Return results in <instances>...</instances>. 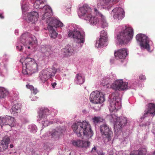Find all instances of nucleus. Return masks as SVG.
I'll return each instance as SVG.
<instances>
[{
	"mask_svg": "<svg viewBox=\"0 0 155 155\" xmlns=\"http://www.w3.org/2000/svg\"><path fill=\"white\" fill-rule=\"evenodd\" d=\"M72 127L78 137L83 135L89 139L93 135V132L91 128L90 124L85 121L82 122L74 123L72 125Z\"/></svg>",
	"mask_w": 155,
	"mask_h": 155,
	"instance_id": "1",
	"label": "nucleus"
},
{
	"mask_svg": "<svg viewBox=\"0 0 155 155\" xmlns=\"http://www.w3.org/2000/svg\"><path fill=\"white\" fill-rule=\"evenodd\" d=\"M23 67L22 73L24 74L31 75L38 71V65L34 59L27 57L20 60Z\"/></svg>",
	"mask_w": 155,
	"mask_h": 155,
	"instance_id": "2",
	"label": "nucleus"
},
{
	"mask_svg": "<svg viewBox=\"0 0 155 155\" xmlns=\"http://www.w3.org/2000/svg\"><path fill=\"white\" fill-rule=\"evenodd\" d=\"M91 11V8L88 5L84 4L79 8L78 15L79 16H83L84 19L88 21L91 24L95 25L97 22V18L96 17L92 16Z\"/></svg>",
	"mask_w": 155,
	"mask_h": 155,
	"instance_id": "3",
	"label": "nucleus"
},
{
	"mask_svg": "<svg viewBox=\"0 0 155 155\" xmlns=\"http://www.w3.org/2000/svg\"><path fill=\"white\" fill-rule=\"evenodd\" d=\"M133 29L131 27L125 26L117 36V39L121 44L127 43L133 38Z\"/></svg>",
	"mask_w": 155,
	"mask_h": 155,
	"instance_id": "4",
	"label": "nucleus"
},
{
	"mask_svg": "<svg viewBox=\"0 0 155 155\" xmlns=\"http://www.w3.org/2000/svg\"><path fill=\"white\" fill-rule=\"evenodd\" d=\"M55 114H53V112H51L47 108H42L40 109L38 120L39 121L42 120L43 127H45L52 124V122L49 121L46 119L47 116L50 114L52 116H55L56 114V111L55 110Z\"/></svg>",
	"mask_w": 155,
	"mask_h": 155,
	"instance_id": "5",
	"label": "nucleus"
},
{
	"mask_svg": "<svg viewBox=\"0 0 155 155\" xmlns=\"http://www.w3.org/2000/svg\"><path fill=\"white\" fill-rule=\"evenodd\" d=\"M100 131L105 143L110 141L113 136L111 129L106 124H104L100 126Z\"/></svg>",
	"mask_w": 155,
	"mask_h": 155,
	"instance_id": "6",
	"label": "nucleus"
},
{
	"mask_svg": "<svg viewBox=\"0 0 155 155\" xmlns=\"http://www.w3.org/2000/svg\"><path fill=\"white\" fill-rule=\"evenodd\" d=\"M68 36L75 39L78 43H83L85 40V32L82 30L76 29L74 31L70 30L68 32Z\"/></svg>",
	"mask_w": 155,
	"mask_h": 155,
	"instance_id": "7",
	"label": "nucleus"
},
{
	"mask_svg": "<svg viewBox=\"0 0 155 155\" xmlns=\"http://www.w3.org/2000/svg\"><path fill=\"white\" fill-rule=\"evenodd\" d=\"M57 71V69L54 67L44 69L40 73L39 78L42 82H44L48 78L54 76Z\"/></svg>",
	"mask_w": 155,
	"mask_h": 155,
	"instance_id": "8",
	"label": "nucleus"
},
{
	"mask_svg": "<svg viewBox=\"0 0 155 155\" xmlns=\"http://www.w3.org/2000/svg\"><path fill=\"white\" fill-rule=\"evenodd\" d=\"M90 101L94 103H102L105 101L104 94L98 91L92 92L90 96Z\"/></svg>",
	"mask_w": 155,
	"mask_h": 155,
	"instance_id": "9",
	"label": "nucleus"
},
{
	"mask_svg": "<svg viewBox=\"0 0 155 155\" xmlns=\"http://www.w3.org/2000/svg\"><path fill=\"white\" fill-rule=\"evenodd\" d=\"M36 38L35 37H30L27 36V34L22 35L21 38V42L25 45H26L28 49H30L36 43Z\"/></svg>",
	"mask_w": 155,
	"mask_h": 155,
	"instance_id": "10",
	"label": "nucleus"
},
{
	"mask_svg": "<svg viewBox=\"0 0 155 155\" xmlns=\"http://www.w3.org/2000/svg\"><path fill=\"white\" fill-rule=\"evenodd\" d=\"M136 40L140 42L141 47L149 49L150 48L149 42V39L145 35L142 34H139L136 36Z\"/></svg>",
	"mask_w": 155,
	"mask_h": 155,
	"instance_id": "11",
	"label": "nucleus"
},
{
	"mask_svg": "<svg viewBox=\"0 0 155 155\" xmlns=\"http://www.w3.org/2000/svg\"><path fill=\"white\" fill-rule=\"evenodd\" d=\"M110 117L112 118V120L115 121L114 127L116 128L120 129L121 128L125 126L127 123V118L126 117H117L116 121L114 119V117L115 116L113 114L111 115Z\"/></svg>",
	"mask_w": 155,
	"mask_h": 155,
	"instance_id": "12",
	"label": "nucleus"
},
{
	"mask_svg": "<svg viewBox=\"0 0 155 155\" xmlns=\"http://www.w3.org/2000/svg\"><path fill=\"white\" fill-rule=\"evenodd\" d=\"M128 84L127 82H124L121 80H118L112 84L111 88L116 91H122L128 88Z\"/></svg>",
	"mask_w": 155,
	"mask_h": 155,
	"instance_id": "13",
	"label": "nucleus"
},
{
	"mask_svg": "<svg viewBox=\"0 0 155 155\" xmlns=\"http://www.w3.org/2000/svg\"><path fill=\"white\" fill-rule=\"evenodd\" d=\"M121 99L119 98H113L110 101V104L109 107L110 111L111 112L115 111L121 107Z\"/></svg>",
	"mask_w": 155,
	"mask_h": 155,
	"instance_id": "14",
	"label": "nucleus"
},
{
	"mask_svg": "<svg viewBox=\"0 0 155 155\" xmlns=\"http://www.w3.org/2000/svg\"><path fill=\"white\" fill-rule=\"evenodd\" d=\"M15 123V119L13 117L7 115L5 117H0V126L2 128L4 125L13 127Z\"/></svg>",
	"mask_w": 155,
	"mask_h": 155,
	"instance_id": "15",
	"label": "nucleus"
},
{
	"mask_svg": "<svg viewBox=\"0 0 155 155\" xmlns=\"http://www.w3.org/2000/svg\"><path fill=\"white\" fill-rule=\"evenodd\" d=\"M47 22L49 23L48 26L53 27V28H56L57 27H62L63 24L60 21L57 20L55 18L51 17L47 20Z\"/></svg>",
	"mask_w": 155,
	"mask_h": 155,
	"instance_id": "16",
	"label": "nucleus"
},
{
	"mask_svg": "<svg viewBox=\"0 0 155 155\" xmlns=\"http://www.w3.org/2000/svg\"><path fill=\"white\" fill-rule=\"evenodd\" d=\"M113 17L114 19H121L124 18V12L121 8H116L112 10Z\"/></svg>",
	"mask_w": 155,
	"mask_h": 155,
	"instance_id": "17",
	"label": "nucleus"
},
{
	"mask_svg": "<svg viewBox=\"0 0 155 155\" xmlns=\"http://www.w3.org/2000/svg\"><path fill=\"white\" fill-rule=\"evenodd\" d=\"M9 142L10 138L8 136H5L2 138L0 141V152H3L7 149Z\"/></svg>",
	"mask_w": 155,
	"mask_h": 155,
	"instance_id": "18",
	"label": "nucleus"
},
{
	"mask_svg": "<svg viewBox=\"0 0 155 155\" xmlns=\"http://www.w3.org/2000/svg\"><path fill=\"white\" fill-rule=\"evenodd\" d=\"M73 145L75 147H80L87 148L90 144V142L80 140H73L72 141Z\"/></svg>",
	"mask_w": 155,
	"mask_h": 155,
	"instance_id": "19",
	"label": "nucleus"
},
{
	"mask_svg": "<svg viewBox=\"0 0 155 155\" xmlns=\"http://www.w3.org/2000/svg\"><path fill=\"white\" fill-rule=\"evenodd\" d=\"M148 107L147 111H145L141 118H143L146 117L148 114H150L153 116L155 115V104L153 103H149L148 104Z\"/></svg>",
	"mask_w": 155,
	"mask_h": 155,
	"instance_id": "20",
	"label": "nucleus"
},
{
	"mask_svg": "<svg viewBox=\"0 0 155 155\" xmlns=\"http://www.w3.org/2000/svg\"><path fill=\"white\" fill-rule=\"evenodd\" d=\"M114 54L117 59H124L127 55V50L125 48L121 49L115 51Z\"/></svg>",
	"mask_w": 155,
	"mask_h": 155,
	"instance_id": "21",
	"label": "nucleus"
},
{
	"mask_svg": "<svg viewBox=\"0 0 155 155\" xmlns=\"http://www.w3.org/2000/svg\"><path fill=\"white\" fill-rule=\"evenodd\" d=\"M27 17L29 22L33 23L37 20L39 16L38 13L37 12H33L28 13Z\"/></svg>",
	"mask_w": 155,
	"mask_h": 155,
	"instance_id": "22",
	"label": "nucleus"
},
{
	"mask_svg": "<svg viewBox=\"0 0 155 155\" xmlns=\"http://www.w3.org/2000/svg\"><path fill=\"white\" fill-rule=\"evenodd\" d=\"M43 10L44 14L42 15V18L45 19L46 17L51 16L52 14V10L51 8L48 5L43 7Z\"/></svg>",
	"mask_w": 155,
	"mask_h": 155,
	"instance_id": "23",
	"label": "nucleus"
},
{
	"mask_svg": "<svg viewBox=\"0 0 155 155\" xmlns=\"http://www.w3.org/2000/svg\"><path fill=\"white\" fill-rule=\"evenodd\" d=\"M75 83L78 84H82L85 81V77L81 73L76 74L75 78Z\"/></svg>",
	"mask_w": 155,
	"mask_h": 155,
	"instance_id": "24",
	"label": "nucleus"
},
{
	"mask_svg": "<svg viewBox=\"0 0 155 155\" xmlns=\"http://www.w3.org/2000/svg\"><path fill=\"white\" fill-rule=\"evenodd\" d=\"M21 111L20 105L18 104H16L13 105L10 110V112L14 115H17V113L20 112Z\"/></svg>",
	"mask_w": 155,
	"mask_h": 155,
	"instance_id": "25",
	"label": "nucleus"
},
{
	"mask_svg": "<svg viewBox=\"0 0 155 155\" xmlns=\"http://www.w3.org/2000/svg\"><path fill=\"white\" fill-rule=\"evenodd\" d=\"M94 12L96 13V15L97 16H98L101 17V26L103 28H105L107 27L108 25V24L107 23L106 20H105L104 17L101 13H100L97 10V9H94Z\"/></svg>",
	"mask_w": 155,
	"mask_h": 155,
	"instance_id": "26",
	"label": "nucleus"
},
{
	"mask_svg": "<svg viewBox=\"0 0 155 155\" xmlns=\"http://www.w3.org/2000/svg\"><path fill=\"white\" fill-rule=\"evenodd\" d=\"M107 39L100 38L96 44V46L97 48H100L102 46H106L107 44Z\"/></svg>",
	"mask_w": 155,
	"mask_h": 155,
	"instance_id": "27",
	"label": "nucleus"
},
{
	"mask_svg": "<svg viewBox=\"0 0 155 155\" xmlns=\"http://www.w3.org/2000/svg\"><path fill=\"white\" fill-rule=\"evenodd\" d=\"M63 130L60 129L57 130L54 129L50 132L51 135V137L54 138H57L61 134L63 133Z\"/></svg>",
	"mask_w": 155,
	"mask_h": 155,
	"instance_id": "28",
	"label": "nucleus"
},
{
	"mask_svg": "<svg viewBox=\"0 0 155 155\" xmlns=\"http://www.w3.org/2000/svg\"><path fill=\"white\" fill-rule=\"evenodd\" d=\"M47 28L49 30V35L51 38L53 39L56 38L58 33L56 32L54 28L50 26H48Z\"/></svg>",
	"mask_w": 155,
	"mask_h": 155,
	"instance_id": "29",
	"label": "nucleus"
},
{
	"mask_svg": "<svg viewBox=\"0 0 155 155\" xmlns=\"http://www.w3.org/2000/svg\"><path fill=\"white\" fill-rule=\"evenodd\" d=\"M44 4V2L42 0H36L35 2L34 6V7L37 8H41L43 7V5Z\"/></svg>",
	"mask_w": 155,
	"mask_h": 155,
	"instance_id": "30",
	"label": "nucleus"
},
{
	"mask_svg": "<svg viewBox=\"0 0 155 155\" xmlns=\"http://www.w3.org/2000/svg\"><path fill=\"white\" fill-rule=\"evenodd\" d=\"M66 48L65 50L64 51V53L66 54L65 55L69 56L72 54L74 51V48L69 45H68Z\"/></svg>",
	"mask_w": 155,
	"mask_h": 155,
	"instance_id": "31",
	"label": "nucleus"
},
{
	"mask_svg": "<svg viewBox=\"0 0 155 155\" xmlns=\"http://www.w3.org/2000/svg\"><path fill=\"white\" fill-rule=\"evenodd\" d=\"M112 0H100V3L97 4L98 7L101 6H106L110 4Z\"/></svg>",
	"mask_w": 155,
	"mask_h": 155,
	"instance_id": "32",
	"label": "nucleus"
},
{
	"mask_svg": "<svg viewBox=\"0 0 155 155\" xmlns=\"http://www.w3.org/2000/svg\"><path fill=\"white\" fill-rule=\"evenodd\" d=\"M92 120L94 124L95 125H96L97 124L103 122L104 120L102 118L100 117H94L92 118Z\"/></svg>",
	"mask_w": 155,
	"mask_h": 155,
	"instance_id": "33",
	"label": "nucleus"
},
{
	"mask_svg": "<svg viewBox=\"0 0 155 155\" xmlns=\"http://www.w3.org/2000/svg\"><path fill=\"white\" fill-rule=\"evenodd\" d=\"M7 93V91L5 88L0 87V98H4Z\"/></svg>",
	"mask_w": 155,
	"mask_h": 155,
	"instance_id": "34",
	"label": "nucleus"
},
{
	"mask_svg": "<svg viewBox=\"0 0 155 155\" xmlns=\"http://www.w3.org/2000/svg\"><path fill=\"white\" fill-rule=\"evenodd\" d=\"M100 37V38L107 39V32L104 30L101 31V33Z\"/></svg>",
	"mask_w": 155,
	"mask_h": 155,
	"instance_id": "35",
	"label": "nucleus"
},
{
	"mask_svg": "<svg viewBox=\"0 0 155 155\" xmlns=\"http://www.w3.org/2000/svg\"><path fill=\"white\" fill-rule=\"evenodd\" d=\"M147 152L146 149L143 148L140 149L138 151V155H143L146 154Z\"/></svg>",
	"mask_w": 155,
	"mask_h": 155,
	"instance_id": "36",
	"label": "nucleus"
},
{
	"mask_svg": "<svg viewBox=\"0 0 155 155\" xmlns=\"http://www.w3.org/2000/svg\"><path fill=\"white\" fill-rule=\"evenodd\" d=\"M26 87L27 88L29 89L32 91L34 88V87L32 85H30L29 84L26 85Z\"/></svg>",
	"mask_w": 155,
	"mask_h": 155,
	"instance_id": "37",
	"label": "nucleus"
},
{
	"mask_svg": "<svg viewBox=\"0 0 155 155\" xmlns=\"http://www.w3.org/2000/svg\"><path fill=\"white\" fill-rule=\"evenodd\" d=\"M26 87L27 88L29 89L32 91L34 88V87L32 85H30L29 84L26 85Z\"/></svg>",
	"mask_w": 155,
	"mask_h": 155,
	"instance_id": "38",
	"label": "nucleus"
},
{
	"mask_svg": "<svg viewBox=\"0 0 155 155\" xmlns=\"http://www.w3.org/2000/svg\"><path fill=\"white\" fill-rule=\"evenodd\" d=\"M139 79L141 80L144 81L146 79V78L144 75L141 74L139 76Z\"/></svg>",
	"mask_w": 155,
	"mask_h": 155,
	"instance_id": "39",
	"label": "nucleus"
},
{
	"mask_svg": "<svg viewBox=\"0 0 155 155\" xmlns=\"http://www.w3.org/2000/svg\"><path fill=\"white\" fill-rule=\"evenodd\" d=\"M16 48L20 51H22V46L21 45H18L16 46Z\"/></svg>",
	"mask_w": 155,
	"mask_h": 155,
	"instance_id": "40",
	"label": "nucleus"
},
{
	"mask_svg": "<svg viewBox=\"0 0 155 155\" xmlns=\"http://www.w3.org/2000/svg\"><path fill=\"white\" fill-rule=\"evenodd\" d=\"M115 77V75L114 74H113L112 73H111L109 75V78L110 79H112L114 77Z\"/></svg>",
	"mask_w": 155,
	"mask_h": 155,
	"instance_id": "41",
	"label": "nucleus"
},
{
	"mask_svg": "<svg viewBox=\"0 0 155 155\" xmlns=\"http://www.w3.org/2000/svg\"><path fill=\"white\" fill-rule=\"evenodd\" d=\"M106 80H105V79L103 81L102 83H103L104 84V86L105 85H107V84H109L110 83V82H106Z\"/></svg>",
	"mask_w": 155,
	"mask_h": 155,
	"instance_id": "42",
	"label": "nucleus"
},
{
	"mask_svg": "<svg viewBox=\"0 0 155 155\" xmlns=\"http://www.w3.org/2000/svg\"><path fill=\"white\" fill-rule=\"evenodd\" d=\"M32 91H33V93L35 94H36L38 92V90L36 88H34Z\"/></svg>",
	"mask_w": 155,
	"mask_h": 155,
	"instance_id": "43",
	"label": "nucleus"
},
{
	"mask_svg": "<svg viewBox=\"0 0 155 155\" xmlns=\"http://www.w3.org/2000/svg\"><path fill=\"white\" fill-rule=\"evenodd\" d=\"M56 85L57 83L56 82L52 83H51V85L53 88H54L55 87V86Z\"/></svg>",
	"mask_w": 155,
	"mask_h": 155,
	"instance_id": "44",
	"label": "nucleus"
},
{
	"mask_svg": "<svg viewBox=\"0 0 155 155\" xmlns=\"http://www.w3.org/2000/svg\"><path fill=\"white\" fill-rule=\"evenodd\" d=\"M96 148L95 147H94L92 149V150H91V152H95V151H96Z\"/></svg>",
	"mask_w": 155,
	"mask_h": 155,
	"instance_id": "45",
	"label": "nucleus"
},
{
	"mask_svg": "<svg viewBox=\"0 0 155 155\" xmlns=\"http://www.w3.org/2000/svg\"><path fill=\"white\" fill-rule=\"evenodd\" d=\"M0 18L2 19H4V17L3 15V14L0 13Z\"/></svg>",
	"mask_w": 155,
	"mask_h": 155,
	"instance_id": "46",
	"label": "nucleus"
},
{
	"mask_svg": "<svg viewBox=\"0 0 155 155\" xmlns=\"http://www.w3.org/2000/svg\"><path fill=\"white\" fill-rule=\"evenodd\" d=\"M14 147V145L12 144H11L10 145V148H12Z\"/></svg>",
	"mask_w": 155,
	"mask_h": 155,
	"instance_id": "47",
	"label": "nucleus"
},
{
	"mask_svg": "<svg viewBox=\"0 0 155 155\" xmlns=\"http://www.w3.org/2000/svg\"><path fill=\"white\" fill-rule=\"evenodd\" d=\"M99 155H105V153H100L99 154Z\"/></svg>",
	"mask_w": 155,
	"mask_h": 155,
	"instance_id": "48",
	"label": "nucleus"
},
{
	"mask_svg": "<svg viewBox=\"0 0 155 155\" xmlns=\"http://www.w3.org/2000/svg\"><path fill=\"white\" fill-rule=\"evenodd\" d=\"M130 155H138L137 154V153H136V154H135V153H131L130 154Z\"/></svg>",
	"mask_w": 155,
	"mask_h": 155,
	"instance_id": "49",
	"label": "nucleus"
},
{
	"mask_svg": "<svg viewBox=\"0 0 155 155\" xmlns=\"http://www.w3.org/2000/svg\"><path fill=\"white\" fill-rule=\"evenodd\" d=\"M155 154V151H154L153 153V154Z\"/></svg>",
	"mask_w": 155,
	"mask_h": 155,
	"instance_id": "50",
	"label": "nucleus"
},
{
	"mask_svg": "<svg viewBox=\"0 0 155 155\" xmlns=\"http://www.w3.org/2000/svg\"><path fill=\"white\" fill-rule=\"evenodd\" d=\"M22 8H23V6H22Z\"/></svg>",
	"mask_w": 155,
	"mask_h": 155,
	"instance_id": "51",
	"label": "nucleus"
}]
</instances>
